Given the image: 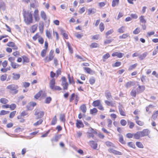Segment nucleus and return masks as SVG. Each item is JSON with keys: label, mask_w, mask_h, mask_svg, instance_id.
<instances>
[{"label": "nucleus", "mask_w": 158, "mask_h": 158, "mask_svg": "<svg viewBox=\"0 0 158 158\" xmlns=\"http://www.w3.org/2000/svg\"><path fill=\"white\" fill-rule=\"evenodd\" d=\"M23 15L24 21L27 25H30L33 23V19L32 11L23 10Z\"/></svg>", "instance_id": "obj_1"}, {"label": "nucleus", "mask_w": 158, "mask_h": 158, "mask_svg": "<svg viewBox=\"0 0 158 158\" xmlns=\"http://www.w3.org/2000/svg\"><path fill=\"white\" fill-rule=\"evenodd\" d=\"M6 89L12 95L17 94L19 92V86L16 84H11L7 85Z\"/></svg>", "instance_id": "obj_2"}, {"label": "nucleus", "mask_w": 158, "mask_h": 158, "mask_svg": "<svg viewBox=\"0 0 158 158\" xmlns=\"http://www.w3.org/2000/svg\"><path fill=\"white\" fill-rule=\"evenodd\" d=\"M30 61V59L29 57L26 55H23L21 57H18L17 60V62L18 63L22 62L23 64L29 63Z\"/></svg>", "instance_id": "obj_3"}, {"label": "nucleus", "mask_w": 158, "mask_h": 158, "mask_svg": "<svg viewBox=\"0 0 158 158\" xmlns=\"http://www.w3.org/2000/svg\"><path fill=\"white\" fill-rule=\"evenodd\" d=\"M55 79L54 78L52 79L50 81V87L53 90L60 91L62 90V88L59 86L56 85Z\"/></svg>", "instance_id": "obj_4"}, {"label": "nucleus", "mask_w": 158, "mask_h": 158, "mask_svg": "<svg viewBox=\"0 0 158 158\" xmlns=\"http://www.w3.org/2000/svg\"><path fill=\"white\" fill-rule=\"evenodd\" d=\"M47 96V93L45 90H41L37 93L34 96L36 100L39 99L40 97L45 98Z\"/></svg>", "instance_id": "obj_5"}, {"label": "nucleus", "mask_w": 158, "mask_h": 158, "mask_svg": "<svg viewBox=\"0 0 158 158\" xmlns=\"http://www.w3.org/2000/svg\"><path fill=\"white\" fill-rule=\"evenodd\" d=\"M54 56V51L52 49L50 51L48 56H46L44 58V60L46 63L49 62L53 60Z\"/></svg>", "instance_id": "obj_6"}, {"label": "nucleus", "mask_w": 158, "mask_h": 158, "mask_svg": "<svg viewBox=\"0 0 158 158\" xmlns=\"http://www.w3.org/2000/svg\"><path fill=\"white\" fill-rule=\"evenodd\" d=\"M92 106L94 107H98L99 110L103 111L104 110V108L101 103V101L100 100H97L94 101L92 103Z\"/></svg>", "instance_id": "obj_7"}, {"label": "nucleus", "mask_w": 158, "mask_h": 158, "mask_svg": "<svg viewBox=\"0 0 158 158\" xmlns=\"http://www.w3.org/2000/svg\"><path fill=\"white\" fill-rule=\"evenodd\" d=\"M61 85L63 87V89L67 90L68 89L69 86L68 83L67 82V79L65 77L63 76L61 78Z\"/></svg>", "instance_id": "obj_8"}, {"label": "nucleus", "mask_w": 158, "mask_h": 158, "mask_svg": "<svg viewBox=\"0 0 158 158\" xmlns=\"http://www.w3.org/2000/svg\"><path fill=\"white\" fill-rule=\"evenodd\" d=\"M74 99L75 104L77 105L79 99V97L78 95L76 94L75 93H73L71 94L69 97V102H72Z\"/></svg>", "instance_id": "obj_9"}, {"label": "nucleus", "mask_w": 158, "mask_h": 158, "mask_svg": "<svg viewBox=\"0 0 158 158\" xmlns=\"http://www.w3.org/2000/svg\"><path fill=\"white\" fill-rule=\"evenodd\" d=\"M48 44L47 41H45L44 44V49L42 50L40 55L42 57H44L47 54L48 48Z\"/></svg>", "instance_id": "obj_10"}, {"label": "nucleus", "mask_w": 158, "mask_h": 158, "mask_svg": "<svg viewBox=\"0 0 158 158\" xmlns=\"http://www.w3.org/2000/svg\"><path fill=\"white\" fill-rule=\"evenodd\" d=\"M87 133L89 138H93L94 135L97 134V132L96 129L90 128H89V131L87 132Z\"/></svg>", "instance_id": "obj_11"}, {"label": "nucleus", "mask_w": 158, "mask_h": 158, "mask_svg": "<svg viewBox=\"0 0 158 158\" xmlns=\"http://www.w3.org/2000/svg\"><path fill=\"white\" fill-rule=\"evenodd\" d=\"M140 22V24L142 23V24H141L142 27V28L143 30H145L146 29V26L145 24L146 23L147 21L145 19L144 17L143 16L141 15L139 17Z\"/></svg>", "instance_id": "obj_12"}, {"label": "nucleus", "mask_w": 158, "mask_h": 158, "mask_svg": "<svg viewBox=\"0 0 158 158\" xmlns=\"http://www.w3.org/2000/svg\"><path fill=\"white\" fill-rule=\"evenodd\" d=\"M2 107L3 108H8L12 110H13L15 109L17 107V106L15 103H12L11 104H7L6 105H2Z\"/></svg>", "instance_id": "obj_13"}, {"label": "nucleus", "mask_w": 158, "mask_h": 158, "mask_svg": "<svg viewBox=\"0 0 158 158\" xmlns=\"http://www.w3.org/2000/svg\"><path fill=\"white\" fill-rule=\"evenodd\" d=\"M33 16L35 22H38L40 21V18L39 15V11L38 9L35 10L34 12Z\"/></svg>", "instance_id": "obj_14"}, {"label": "nucleus", "mask_w": 158, "mask_h": 158, "mask_svg": "<svg viewBox=\"0 0 158 158\" xmlns=\"http://www.w3.org/2000/svg\"><path fill=\"white\" fill-rule=\"evenodd\" d=\"M35 115L37 117V119L42 118L44 115V112L43 111H40L37 109L35 113Z\"/></svg>", "instance_id": "obj_15"}, {"label": "nucleus", "mask_w": 158, "mask_h": 158, "mask_svg": "<svg viewBox=\"0 0 158 158\" xmlns=\"http://www.w3.org/2000/svg\"><path fill=\"white\" fill-rule=\"evenodd\" d=\"M36 104L35 102H30L27 106V109L28 110H31L33 109L34 107L36 105Z\"/></svg>", "instance_id": "obj_16"}, {"label": "nucleus", "mask_w": 158, "mask_h": 158, "mask_svg": "<svg viewBox=\"0 0 158 158\" xmlns=\"http://www.w3.org/2000/svg\"><path fill=\"white\" fill-rule=\"evenodd\" d=\"M76 125L77 128H83L84 127V126L83 123L81 120L77 119L76 120Z\"/></svg>", "instance_id": "obj_17"}, {"label": "nucleus", "mask_w": 158, "mask_h": 158, "mask_svg": "<svg viewBox=\"0 0 158 158\" xmlns=\"http://www.w3.org/2000/svg\"><path fill=\"white\" fill-rule=\"evenodd\" d=\"M89 144L91 148L94 149H97L98 148V144L97 143L93 140H91L89 141Z\"/></svg>", "instance_id": "obj_18"}, {"label": "nucleus", "mask_w": 158, "mask_h": 158, "mask_svg": "<svg viewBox=\"0 0 158 158\" xmlns=\"http://www.w3.org/2000/svg\"><path fill=\"white\" fill-rule=\"evenodd\" d=\"M6 45L12 47L13 49L15 50H17L18 49L17 46L15 45V43L13 42H9L7 43Z\"/></svg>", "instance_id": "obj_19"}, {"label": "nucleus", "mask_w": 158, "mask_h": 158, "mask_svg": "<svg viewBox=\"0 0 158 158\" xmlns=\"http://www.w3.org/2000/svg\"><path fill=\"white\" fill-rule=\"evenodd\" d=\"M108 151L109 152L112 153L115 155H120L122 154V153L121 152L115 150L112 148H110L109 149H108Z\"/></svg>", "instance_id": "obj_20"}, {"label": "nucleus", "mask_w": 158, "mask_h": 158, "mask_svg": "<svg viewBox=\"0 0 158 158\" xmlns=\"http://www.w3.org/2000/svg\"><path fill=\"white\" fill-rule=\"evenodd\" d=\"M150 133V131L147 129L143 130V131L139 132V136H144L148 135Z\"/></svg>", "instance_id": "obj_21"}, {"label": "nucleus", "mask_w": 158, "mask_h": 158, "mask_svg": "<svg viewBox=\"0 0 158 158\" xmlns=\"http://www.w3.org/2000/svg\"><path fill=\"white\" fill-rule=\"evenodd\" d=\"M79 109L83 114H85L87 110L86 105L85 104L81 105L80 106Z\"/></svg>", "instance_id": "obj_22"}, {"label": "nucleus", "mask_w": 158, "mask_h": 158, "mask_svg": "<svg viewBox=\"0 0 158 158\" xmlns=\"http://www.w3.org/2000/svg\"><path fill=\"white\" fill-rule=\"evenodd\" d=\"M123 55L124 54L121 53H119L118 52H114L112 54V56L114 57L116 56L118 58H122Z\"/></svg>", "instance_id": "obj_23"}, {"label": "nucleus", "mask_w": 158, "mask_h": 158, "mask_svg": "<svg viewBox=\"0 0 158 158\" xmlns=\"http://www.w3.org/2000/svg\"><path fill=\"white\" fill-rule=\"evenodd\" d=\"M8 102V100L5 98H2L0 99V102L3 105H7Z\"/></svg>", "instance_id": "obj_24"}, {"label": "nucleus", "mask_w": 158, "mask_h": 158, "mask_svg": "<svg viewBox=\"0 0 158 158\" xmlns=\"http://www.w3.org/2000/svg\"><path fill=\"white\" fill-rule=\"evenodd\" d=\"M12 74V79L14 80H17L19 79L20 77V75L19 73H13Z\"/></svg>", "instance_id": "obj_25"}, {"label": "nucleus", "mask_w": 158, "mask_h": 158, "mask_svg": "<svg viewBox=\"0 0 158 158\" xmlns=\"http://www.w3.org/2000/svg\"><path fill=\"white\" fill-rule=\"evenodd\" d=\"M6 9V5L2 0H0V9L4 10Z\"/></svg>", "instance_id": "obj_26"}, {"label": "nucleus", "mask_w": 158, "mask_h": 158, "mask_svg": "<svg viewBox=\"0 0 158 158\" xmlns=\"http://www.w3.org/2000/svg\"><path fill=\"white\" fill-rule=\"evenodd\" d=\"M96 12V9L94 8H90L88 10V14L90 15L92 14H94Z\"/></svg>", "instance_id": "obj_27"}, {"label": "nucleus", "mask_w": 158, "mask_h": 158, "mask_svg": "<svg viewBox=\"0 0 158 158\" xmlns=\"http://www.w3.org/2000/svg\"><path fill=\"white\" fill-rule=\"evenodd\" d=\"M38 25L37 24H35L32 25L31 27L30 31L32 33H34L37 30Z\"/></svg>", "instance_id": "obj_28"}, {"label": "nucleus", "mask_w": 158, "mask_h": 158, "mask_svg": "<svg viewBox=\"0 0 158 158\" xmlns=\"http://www.w3.org/2000/svg\"><path fill=\"white\" fill-rule=\"evenodd\" d=\"M11 67L14 69H16L20 67V65L16 62H14L11 64H10Z\"/></svg>", "instance_id": "obj_29"}, {"label": "nucleus", "mask_w": 158, "mask_h": 158, "mask_svg": "<svg viewBox=\"0 0 158 158\" xmlns=\"http://www.w3.org/2000/svg\"><path fill=\"white\" fill-rule=\"evenodd\" d=\"M118 110L120 114L123 116H126V114L124 111L121 106L118 107Z\"/></svg>", "instance_id": "obj_30"}, {"label": "nucleus", "mask_w": 158, "mask_h": 158, "mask_svg": "<svg viewBox=\"0 0 158 158\" xmlns=\"http://www.w3.org/2000/svg\"><path fill=\"white\" fill-rule=\"evenodd\" d=\"M83 69L85 72L88 73L92 74L94 72L89 67H84Z\"/></svg>", "instance_id": "obj_31"}, {"label": "nucleus", "mask_w": 158, "mask_h": 158, "mask_svg": "<svg viewBox=\"0 0 158 158\" xmlns=\"http://www.w3.org/2000/svg\"><path fill=\"white\" fill-rule=\"evenodd\" d=\"M40 15L42 18L44 20L47 19V17L44 11H41L40 12Z\"/></svg>", "instance_id": "obj_32"}, {"label": "nucleus", "mask_w": 158, "mask_h": 158, "mask_svg": "<svg viewBox=\"0 0 158 158\" xmlns=\"http://www.w3.org/2000/svg\"><path fill=\"white\" fill-rule=\"evenodd\" d=\"M120 0H112V6L114 7L118 5Z\"/></svg>", "instance_id": "obj_33"}, {"label": "nucleus", "mask_w": 158, "mask_h": 158, "mask_svg": "<svg viewBox=\"0 0 158 158\" xmlns=\"http://www.w3.org/2000/svg\"><path fill=\"white\" fill-rule=\"evenodd\" d=\"M57 122V118L56 116L55 115L52 119L50 124L52 126L54 125Z\"/></svg>", "instance_id": "obj_34"}, {"label": "nucleus", "mask_w": 158, "mask_h": 158, "mask_svg": "<svg viewBox=\"0 0 158 158\" xmlns=\"http://www.w3.org/2000/svg\"><path fill=\"white\" fill-rule=\"evenodd\" d=\"M98 112V110L97 108H94L90 110V113L92 115H95Z\"/></svg>", "instance_id": "obj_35"}, {"label": "nucleus", "mask_w": 158, "mask_h": 158, "mask_svg": "<svg viewBox=\"0 0 158 158\" xmlns=\"http://www.w3.org/2000/svg\"><path fill=\"white\" fill-rule=\"evenodd\" d=\"M40 36H41L40 35V33L39 32H37L33 36L32 39L34 41H35L37 39H39Z\"/></svg>", "instance_id": "obj_36"}, {"label": "nucleus", "mask_w": 158, "mask_h": 158, "mask_svg": "<svg viewBox=\"0 0 158 158\" xmlns=\"http://www.w3.org/2000/svg\"><path fill=\"white\" fill-rule=\"evenodd\" d=\"M99 46L98 44L96 42L92 43L89 45V47L91 48H98Z\"/></svg>", "instance_id": "obj_37"}, {"label": "nucleus", "mask_w": 158, "mask_h": 158, "mask_svg": "<svg viewBox=\"0 0 158 158\" xmlns=\"http://www.w3.org/2000/svg\"><path fill=\"white\" fill-rule=\"evenodd\" d=\"M106 122L107 125V127L108 128H110L112 127V120L109 118H107L106 119Z\"/></svg>", "instance_id": "obj_38"}, {"label": "nucleus", "mask_w": 158, "mask_h": 158, "mask_svg": "<svg viewBox=\"0 0 158 158\" xmlns=\"http://www.w3.org/2000/svg\"><path fill=\"white\" fill-rule=\"evenodd\" d=\"M105 28L104 24L102 22L100 23L99 25V28L101 32L103 31Z\"/></svg>", "instance_id": "obj_39"}, {"label": "nucleus", "mask_w": 158, "mask_h": 158, "mask_svg": "<svg viewBox=\"0 0 158 158\" xmlns=\"http://www.w3.org/2000/svg\"><path fill=\"white\" fill-rule=\"evenodd\" d=\"M40 31L41 33H43L44 30V25L43 23H40L39 26Z\"/></svg>", "instance_id": "obj_40"}, {"label": "nucleus", "mask_w": 158, "mask_h": 158, "mask_svg": "<svg viewBox=\"0 0 158 158\" xmlns=\"http://www.w3.org/2000/svg\"><path fill=\"white\" fill-rule=\"evenodd\" d=\"M68 78L70 84H74L75 81L73 77H71L69 74L68 75Z\"/></svg>", "instance_id": "obj_41"}, {"label": "nucleus", "mask_w": 158, "mask_h": 158, "mask_svg": "<svg viewBox=\"0 0 158 158\" xmlns=\"http://www.w3.org/2000/svg\"><path fill=\"white\" fill-rule=\"evenodd\" d=\"M134 85V83L131 81H129L127 82L125 84V86L127 88H129L131 86L133 85Z\"/></svg>", "instance_id": "obj_42"}, {"label": "nucleus", "mask_w": 158, "mask_h": 158, "mask_svg": "<svg viewBox=\"0 0 158 158\" xmlns=\"http://www.w3.org/2000/svg\"><path fill=\"white\" fill-rule=\"evenodd\" d=\"M130 37L128 33L123 34L122 35L119 36V38L121 39H126L127 37Z\"/></svg>", "instance_id": "obj_43"}, {"label": "nucleus", "mask_w": 158, "mask_h": 158, "mask_svg": "<svg viewBox=\"0 0 158 158\" xmlns=\"http://www.w3.org/2000/svg\"><path fill=\"white\" fill-rule=\"evenodd\" d=\"M46 36L48 39L52 38V35L51 32L48 30H46Z\"/></svg>", "instance_id": "obj_44"}, {"label": "nucleus", "mask_w": 158, "mask_h": 158, "mask_svg": "<svg viewBox=\"0 0 158 158\" xmlns=\"http://www.w3.org/2000/svg\"><path fill=\"white\" fill-rule=\"evenodd\" d=\"M9 111H6L4 110H2L0 111V116L5 115L9 113Z\"/></svg>", "instance_id": "obj_45"}, {"label": "nucleus", "mask_w": 158, "mask_h": 158, "mask_svg": "<svg viewBox=\"0 0 158 158\" xmlns=\"http://www.w3.org/2000/svg\"><path fill=\"white\" fill-rule=\"evenodd\" d=\"M114 32V30L113 29H110L107 31L105 34L106 37V38H108V36L109 35L112 34Z\"/></svg>", "instance_id": "obj_46"}, {"label": "nucleus", "mask_w": 158, "mask_h": 158, "mask_svg": "<svg viewBox=\"0 0 158 158\" xmlns=\"http://www.w3.org/2000/svg\"><path fill=\"white\" fill-rule=\"evenodd\" d=\"M105 96L108 99H109L112 97L110 93L108 91H107L105 92Z\"/></svg>", "instance_id": "obj_47"}, {"label": "nucleus", "mask_w": 158, "mask_h": 158, "mask_svg": "<svg viewBox=\"0 0 158 158\" xmlns=\"http://www.w3.org/2000/svg\"><path fill=\"white\" fill-rule=\"evenodd\" d=\"M7 75L6 74H5L1 75L0 77L1 81H5L7 78Z\"/></svg>", "instance_id": "obj_48"}, {"label": "nucleus", "mask_w": 158, "mask_h": 158, "mask_svg": "<svg viewBox=\"0 0 158 158\" xmlns=\"http://www.w3.org/2000/svg\"><path fill=\"white\" fill-rule=\"evenodd\" d=\"M67 44L70 52L71 54L73 53V49L72 47L71 46L70 43L69 42H68L67 43Z\"/></svg>", "instance_id": "obj_49"}, {"label": "nucleus", "mask_w": 158, "mask_h": 158, "mask_svg": "<svg viewBox=\"0 0 158 158\" xmlns=\"http://www.w3.org/2000/svg\"><path fill=\"white\" fill-rule=\"evenodd\" d=\"M77 59H79L82 61H85L86 60V58L85 57H82L81 56H80L77 54L75 55Z\"/></svg>", "instance_id": "obj_50"}, {"label": "nucleus", "mask_w": 158, "mask_h": 158, "mask_svg": "<svg viewBox=\"0 0 158 158\" xmlns=\"http://www.w3.org/2000/svg\"><path fill=\"white\" fill-rule=\"evenodd\" d=\"M16 113V110H14L13 111L11 112L9 116V117L10 118H13L15 116V115Z\"/></svg>", "instance_id": "obj_51"}, {"label": "nucleus", "mask_w": 158, "mask_h": 158, "mask_svg": "<svg viewBox=\"0 0 158 158\" xmlns=\"http://www.w3.org/2000/svg\"><path fill=\"white\" fill-rule=\"evenodd\" d=\"M105 144L108 147H114V144L112 142L109 141H107L105 142Z\"/></svg>", "instance_id": "obj_52"}, {"label": "nucleus", "mask_w": 158, "mask_h": 158, "mask_svg": "<svg viewBox=\"0 0 158 158\" xmlns=\"http://www.w3.org/2000/svg\"><path fill=\"white\" fill-rule=\"evenodd\" d=\"M91 39L93 40H98L100 39V35L99 34L94 35L92 37Z\"/></svg>", "instance_id": "obj_53"}, {"label": "nucleus", "mask_w": 158, "mask_h": 158, "mask_svg": "<svg viewBox=\"0 0 158 158\" xmlns=\"http://www.w3.org/2000/svg\"><path fill=\"white\" fill-rule=\"evenodd\" d=\"M89 82L91 85H93L95 82V78L94 77H92L90 78Z\"/></svg>", "instance_id": "obj_54"}, {"label": "nucleus", "mask_w": 158, "mask_h": 158, "mask_svg": "<svg viewBox=\"0 0 158 158\" xmlns=\"http://www.w3.org/2000/svg\"><path fill=\"white\" fill-rule=\"evenodd\" d=\"M128 125L130 129H132L134 127L135 124L131 121H128Z\"/></svg>", "instance_id": "obj_55"}, {"label": "nucleus", "mask_w": 158, "mask_h": 158, "mask_svg": "<svg viewBox=\"0 0 158 158\" xmlns=\"http://www.w3.org/2000/svg\"><path fill=\"white\" fill-rule=\"evenodd\" d=\"M39 132V131L38 130L36 131L33 132L30 134V137L32 138L35 136Z\"/></svg>", "instance_id": "obj_56"}, {"label": "nucleus", "mask_w": 158, "mask_h": 158, "mask_svg": "<svg viewBox=\"0 0 158 158\" xmlns=\"http://www.w3.org/2000/svg\"><path fill=\"white\" fill-rule=\"evenodd\" d=\"M52 100V98L50 97H47L45 100V102L46 104H49Z\"/></svg>", "instance_id": "obj_57"}, {"label": "nucleus", "mask_w": 158, "mask_h": 158, "mask_svg": "<svg viewBox=\"0 0 158 158\" xmlns=\"http://www.w3.org/2000/svg\"><path fill=\"white\" fill-rule=\"evenodd\" d=\"M147 55V53L145 52L142 54L140 55V56L139 57V58L140 60H142L144 59Z\"/></svg>", "instance_id": "obj_58"}, {"label": "nucleus", "mask_w": 158, "mask_h": 158, "mask_svg": "<svg viewBox=\"0 0 158 158\" xmlns=\"http://www.w3.org/2000/svg\"><path fill=\"white\" fill-rule=\"evenodd\" d=\"M125 27L124 26H122L118 29V32L121 33H123L125 31Z\"/></svg>", "instance_id": "obj_59"}, {"label": "nucleus", "mask_w": 158, "mask_h": 158, "mask_svg": "<svg viewBox=\"0 0 158 158\" xmlns=\"http://www.w3.org/2000/svg\"><path fill=\"white\" fill-rule=\"evenodd\" d=\"M65 116L64 114H61L60 115V119L62 122H64L65 120Z\"/></svg>", "instance_id": "obj_60"}, {"label": "nucleus", "mask_w": 158, "mask_h": 158, "mask_svg": "<svg viewBox=\"0 0 158 158\" xmlns=\"http://www.w3.org/2000/svg\"><path fill=\"white\" fill-rule=\"evenodd\" d=\"M43 122V120L42 119H40L38 121L34 123L33 125L35 126H38L41 124Z\"/></svg>", "instance_id": "obj_61"}, {"label": "nucleus", "mask_w": 158, "mask_h": 158, "mask_svg": "<svg viewBox=\"0 0 158 158\" xmlns=\"http://www.w3.org/2000/svg\"><path fill=\"white\" fill-rule=\"evenodd\" d=\"M121 64V62L119 61L116 62L114 64H112V66L114 67H117L119 66Z\"/></svg>", "instance_id": "obj_62"}, {"label": "nucleus", "mask_w": 158, "mask_h": 158, "mask_svg": "<svg viewBox=\"0 0 158 158\" xmlns=\"http://www.w3.org/2000/svg\"><path fill=\"white\" fill-rule=\"evenodd\" d=\"M110 57V55L109 53H107L104 55L103 56V61H105V60Z\"/></svg>", "instance_id": "obj_63"}, {"label": "nucleus", "mask_w": 158, "mask_h": 158, "mask_svg": "<svg viewBox=\"0 0 158 158\" xmlns=\"http://www.w3.org/2000/svg\"><path fill=\"white\" fill-rule=\"evenodd\" d=\"M158 114V110L156 111L154 114L152 115V118L153 119L155 120L157 117Z\"/></svg>", "instance_id": "obj_64"}]
</instances>
